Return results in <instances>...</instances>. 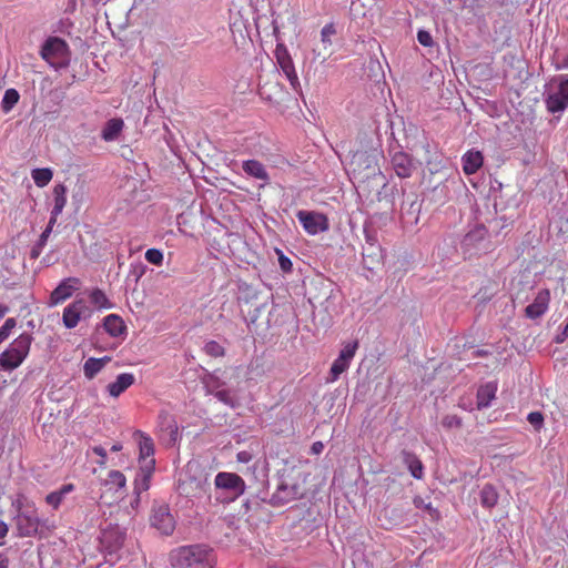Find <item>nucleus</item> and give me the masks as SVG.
I'll return each instance as SVG.
<instances>
[{"label":"nucleus","instance_id":"20e7f679","mask_svg":"<svg viewBox=\"0 0 568 568\" xmlns=\"http://www.w3.org/2000/svg\"><path fill=\"white\" fill-rule=\"evenodd\" d=\"M33 336L23 332L0 354V371L12 372L28 357Z\"/></svg>","mask_w":568,"mask_h":568},{"label":"nucleus","instance_id":"13d9d810","mask_svg":"<svg viewBox=\"0 0 568 568\" xmlns=\"http://www.w3.org/2000/svg\"><path fill=\"white\" fill-rule=\"evenodd\" d=\"M139 268H140L139 271H133L135 276H136V278H139L143 274L144 266L140 265Z\"/></svg>","mask_w":568,"mask_h":568},{"label":"nucleus","instance_id":"2eb2a0df","mask_svg":"<svg viewBox=\"0 0 568 568\" xmlns=\"http://www.w3.org/2000/svg\"><path fill=\"white\" fill-rule=\"evenodd\" d=\"M79 280L77 277H68L63 280L51 293L50 305H58L69 298L75 290H78Z\"/></svg>","mask_w":568,"mask_h":568},{"label":"nucleus","instance_id":"864d4df0","mask_svg":"<svg viewBox=\"0 0 568 568\" xmlns=\"http://www.w3.org/2000/svg\"><path fill=\"white\" fill-rule=\"evenodd\" d=\"M323 448H324V445L322 442H315V443H313V445L311 447V452H312V454L317 455V454L322 453Z\"/></svg>","mask_w":568,"mask_h":568},{"label":"nucleus","instance_id":"0e129e2a","mask_svg":"<svg viewBox=\"0 0 568 568\" xmlns=\"http://www.w3.org/2000/svg\"><path fill=\"white\" fill-rule=\"evenodd\" d=\"M314 53H316V55L320 58L322 55L321 52H316V50L314 49Z\"/></svg>","mask_w":568,"mask_h":568},{"label":"nucleus","instance_id":"ddd939ff","mask_svg":"<svg viewBox=\"0 0 568 568\" xmlns=\"http://www.w3.org/2000/svg\"><path fill=\"white\" fill-rule=\"evenodd\" d=\"M300 496V486L298 485H288L286 483H281L274 494L271 496L270 505L273 507L284 506Z\"/></svg>","mask_w":568,"mask_h":568},{"label":"nucleus","instance_id":"39448f33","mask_svg":"<svg viewBox=\"0 0 568 568\" xmlns=\"http://www.w3.org/2000/svg\"><path fill=\"white\" fill-rule=\"evenodd\" d=\"M14 520L17 536L20 538L36 537L41 535L43 529L51 530L54 528L48 519H42L38 516L34 503L30 504V509L17 514Z\"/></svg>","mask_w":568,"mask_h":568},{"label":"nucleus","instance_id":"a18cd8bd","mask_svg":"<svg viewBox=\"0 0 568 568\" xmlns=\"http://www.w3.org/2000/svg\"><path fill=\"white\" fill-rule=\"evenodd\" d=\"M32 501L29 500L23 494H19L16 499L12 500L11 506L17 510V514L20 511H24L26 509H30V504Z\"/></svg>","mask_w":568,"mask_h":568},{"label":"nucleus","instance_id":"5701e85b","mask_svg":"<svg viewBox=\"0 0 568 568\" xmlns=\"http://www.w3.org/2000/svg\"><path fill=\"white\" fill-rule=\"evenodd\" d=\"M483 162L481 152L475 150L467 151L462 158L463 170L468 175L476 173L481 168Z\"/></svg>","mask_w":568,"mask_h":568},{"label":"nucleus","instance_id":"bf43d9fd","mask_svg":"<svg viewBox=\"0 0 568 568\" xmlns=\"http://www.w3.org/2000/svg\"><path fill=\"white\" fill-rule=\"evenodd\" d=\"M122 449V445L121 444H114L112 447H111V452H120Z\"/></svg>","mask_w":568,"mask_h":568},{"label":"nucleus","instance_id":"c85d7f7f","mask_svg":"<svg viewBox=\"0 0 568 568\" xmlns=\"http://www.w3.org/2000/svg\"><path fill=\"white\" fill-rule=\"evenodd\" d=\"M74 490L73 484H65L61 486L59 489L51 491L45 497V503L50 505L53 509H58L62 504L64 497Z\"/></svg>","mask_w":568,"mask_h":568},{"label":"nucleus","instance_id":"412c9836","mask_svg":"<svg viewBox=\"0 0 568 568\" xmlns=\"http://www.w3.org/2000/svg\"><path fill=\"white\" fill-rule=\"evenodd\" d=\"M403 464H405L410 475L416 479H422L424 476V466L416 454L403 449L399 454Z\"/></svg>","mask_w":568,"mask_h":568},{"label":"nucleus","instance_id":"e2e57ef3","mask_svg":"<svg viewBox=\"0 0 568 568\" xmlns=\"http://www.w3.org/2000/svg\"><path fill=\"white\" fill-rule=\"evenodd\" d=\"M478 354H479V355H486V354H487V352H485V351H478Z\"/></svg>","mask_w":568,"mask_h":568},{"label":"nucleus","instance_id":"6e6d98bb","mask_svg":"<svg viewBox=\"0 0 568 568\" xmlns=\"http://www.w3.org/2000/svg\"><path fill=\"white\" fill-rule=\"evenodd\" d=\"M0 568H9V559L2 552H0Z\"/></svg>","mask_w":568,"mask_h":568},{"label":"nucleus","instance_id":"4d7b16f0","mask_svg":"<svg viewBox=\"0 0 568 568\" xmlns=\"http://www.w3.org/2000/svg\"><path fill=\"white\" fill-rule=\"evenodd\" d=\"M9 312V307L7 305L0 304V320L4 317V315Z\"/></svg>","mask_w":568,"mask_h":568},{"label":"nucleus","instance_id":"a211bd4d","mask_svg":"<svg viewBox=\"0 0 568 568\" xmlns=\"http://www.w3.org/2000/svg\"><path fill=\"white\" fill-rule=\"evenodd\" d=\"M242 169L246 175L263 182L261 186L270 183V175L266 168L257 160H246L242 163Z\"/></svg>","mask_w":568,"mask_h":568},{"label":"nucleus","instance_id":"de8ad7c7","mask_svg":"<svg viewBox=\"0 0 568 568\" xmlns=\"http://www.w3.org/2000/svg\"><path fill=\"white\" fill-rule=\"evenodd\" d=\"M417 40L424 47H432L434 44L432 34L426 30H419L417 32Z\"/></svg>","mask_w":568,"mask_h":568},{"label":"nucleus","instance_id":"9b49d317","mask_svg":"<svg viewBox=\"0 0 568 568\" xmlns=\"http://www.w3.org/2000/svg\"><path fill=\"white\" fill-rule=\"evenodd\" d=\"M133 437L136 440L139 447V466H146L150 463L153 467H155V448L153 439L141 430L134 432Z\"/></svg>","mask_w":568,"mask_h":568},{"label":"nucleus","instance_id":"f8f14e48","mask_svg":"<svg viewBox=\"0 0 568 568\" xmlns=\"http://www.w3.org/2000/svg\"><path fill=\"white\" fill-rule=\"evenodd\" d=\"M276 60H277L280 68L283 71V73L285 74L286 79L288 80L292 89L296 92H300L301 83H300L297 73L295 71L293 60L285 48L277 47Z\"/></svg>","mask_w":568,"mask_h":568},{"label":"nucleus","instance_id":"393cba45","mask_svg":"<svg viewBox=\"0 0 568 568\" xmlns=\"http://www.w3.org/2000/svg\"><path fill=\"white\" fill-rule=\"evenodd\" d=\"M105 332L112 337H119L126 331L123 320L116 314H109L103 320Z\"/></svg>","mask_w":568,"mask_h":568},{"label":"nucleus","instance_id":"a878e982","mask_svg":"<svg viewBox=\"0 0 568 568\" xmlns=\"http://www.w3.org/2000/svg\"><path fill=\"white\" fill-rule=\"evenodd\" d=\"M111 361L109 356H104L101 358L90 357L85 361L83 365V373L88 379H92L95 377L98 373H100L103 367Z\"/></svg>","mask_w":568,"mask_h":568},{"label":"nucleus","instance_id":"052dcab7","mask_svg":"<svg viewBox=\"0 0 568 568\" xmlns=\"http://www.w3.org/2000/svg\"><path fill=\"white\" fill-rule=\"evenodd\" d=\"M243 508L245 509V513H247L251 509L250 500L244 501Z\"/></svg>","mask_w":568,"mask_h":568},{"label":"nucleus","instance_id":"ea45409f","mask_svg":"<svg viewBox=\"0 0 568 568\" xmlns=\"http://www.w3.org/2000/svg\"><path fill=\"white\" fill-rule=\"evenodd\" d=\"M203 351L211 357H223L225 348L216 341H209L204 344Z\"/></svg>","mask_w":568,"mask_h":568},{"label":"nucleus","instance_id":"49530a36","mask_svg":"<svg viewBox=\"0 0 568 568\" xmlns=\"http://www.w3.org/2000/svg\"><path fill=\"white\" fill-rule=\"evenodd\" d=\"M442 424L446 428H458L462 426V418L457 415H446Z\"/></svg>","mask_w":568,"mask_h":568},{"label":"nucleus","instance_id":"aec40b11","mask_svg":"<svg viewBox=\"0 0 568 568\" xmlns=\"http://www.w3.org/2000/svg\"><path fill=\"white\" fill-rule=\"evenodd\" d=\"M135 382L132 373H122L116 376V379L108 385V392L112 397H119Z\"/></svg>","mask_w":568,"mask_h":568},{"label":"nucleus","instance_id":"4be33fe9","mask_svg":"<svg viewBox=\"0 0 568 568\" xmlns=\"http://www.w3.org/2000/svg\"><path fill=\"white\" fill-rule=\"evenodd\" d=\"M497 392V383L488 382L479 386L477 390V408L484 409L490 406L491 400L495 398Z\"/></svg>","mask_w":568,"mask_h":568},{"label":"nucleus","instance_id":"8fccbe9b","mask_svg":"<svg viewBox=\"0 0 568 568\" xmlns=\"http://www.w3.org/2000/svg\"><path fill=\"white\" fill-rule=\"evenodd\" d=\"M92 452L100 457V460L97 462L98 465L104 466L106 463V450L102 446H94Z\"/></svg>","mask_w":568,"mask_h":568},{"label":"nucleus","instance_id":"f03ea898","mask_svg":"<svg viewBox=\"0 0 568 568\" xmlns=\"http://www.w3.org/2000/svg\"><path fill=\"white\" fill-rule=\"evenodd\" d=\"M214 489L215 500L220 504L229 505L245 493L246 484L236 473L220 471L214 478Z\"/></svg>","mask_w":568,"mask_h":568},{"label":"nucleus","instance_id":"09e8293b","mask_svg":"<svg viewBox=\"0 0 568 568\" xmlns=\"http://www.w3.org/2000/svg\"><path fill=\"white\" fill-rule=\"evenodd\" d=\"M278 265L281 267V270L285 273H288L292 271V261L290 260V257L285 256L283 253H280V256H278Z\"/></svg>","mask_w":568,"mask_h":568},{"label":"nucleus","instance_id":"5fc2aeb1","mask_svg":"<svg viewBox=\"0 0 568 568\" xmlns=\"http://www.w3.org/2000/svg\"><path fill=\"white\" fill-rule=\"evenodd\" d=\"M8 531V525L4 521L0 520V539H3L7 536Z\"/></svg>","mask_w":568,"mask_h":568},{"label":"nucleus","instance_id":"7ed1b4c3","mask_svg":"<svg viewBox=\"0 0 568 568\" xmlns=\"http://www.w3.org/2000/svg\"><path fill=\"white\" fill-rule=\"evenodd\" d=\"M542 98L549 113L561 115L568 109V75L560 74L547 83Z\"/></svg>","mask_w":568,"mask_h":568},{"label":"nucleus","instance_id":"f3484780","mask_svg":"<svg viewBox=\"0 0 568 568\" xmlns=\"http://www.w3.org/2000/svg\"><path fill=\"white\" fill-rule=\"evenodd\" d=\"M85 310V303L80 300L69 304L64 311L62 321L67 328H74L81 318L82 312Z\"/></svg>","mask_w":568,"mask_h":568},{"label":"nucleus","instance_id":"dca6fc26","mask_svg":"<svg viewBox=\"0 0 568 568\" xmlns=\"http://www.w3.org/2000/svg\"><path fill=\"white\" fill-rule=\"evenodd\" d=\"M392 165L395 173L400 179L410 178L415 170V165L410 155L403 151H397L394 153L392 156Z\"/></svg>","mask_w":568,"mask_h":568},{"label":"nucleus","instance_id":"a19ab883","mask_svg":"<svg viewBox=\"0 0 568 568\" xmlns=\"http://www.w3.org/2000/svg\"><path fill=\"white\" fill-rule=\"evenodd\" d=\"M16 326L17 321L14 317H9L6 320L4 324L0 327V344L11 335Z\"/></svg>","mask_w":568,"mask_h":568},{"label":"nucleus","instance_id":"473e14b6","mask_svg":"<svg viewBox=\"0 0 568 568\" xmlns=\"http://www.w3.org/2000/svg\"><path fill=\"white\" fill-rule=\"evenodd\" d=\"M31 176L37 186L44 187L52 180L53 173L48 168L34 169L31 173Z\"/></svg>","mask_w":568,"mask_h":568},{"label":"nucleus","instance_id":"37998d69","mask_svg":"<svg viewBox=\"0 0 568 568\" xmlns=\"http://www.w3.org/2000/svg\"><path fill=\"white\" fill-rule=\"evenodd\" d=\"M527 420L536 432H539L544 426V414L541 412H531L527 415Z\"/></svg>","mask_w":568,"mask_h":568},{"label":"nucleus","instance_id":"6e6552de","mask_svg":"<svg viewBox=\"0 0 568 568\" xmlns=\"http://www.w3.org/2000/svg\"><path fill=\"white\" fill-rule=\"evenodd\" d=\"M125 541V532L119 527L105 529L100 538L101 547L109 557L108 561L113 562L118 559V552Z\"/></svg>","mask_w":568,"mask_h":568},{"label":"nucleus","instance_id":"58836bf2","mask_svg":"<svg viewBox=\"0 0 568 568\" xmlns=\"http://www.w3.org/2000/svg\"><path fill=\"white\" fill-rule=\"evenodd\" d=\"M221 403L234 408L237 405V400L234 394L230 389H220L212 394Z\"/></svg>","mask_w":568,"mask_h":568},{"label":"nucleus","instance_id":"603ef678","mask_svg":"<svg viewBox=\"0 0 568 568\" xmlns=\"http://www.w3.org/2000/svg\"><path fill=\"white\" fill-rule=\"evenodd\" d=\"M251 458H252L251 454L245 450L239 452L236 455L237 462L244 463V464L248 463L251 460Z\"/></svg>","mask_w":568,"mask_h":568},{"label":"nucleus","instance_id":"c03bdc74","mask_svg":"<svg viewBox=\"0 0 568 568\" xmlns=\"http://www.w3.org/2000/svg\"><path fill=\"white\" fill-rule=\"evenodd\" d=\"M357 347H358V343L356 341L352 342V343H347L342 348V351L339 352L338 356L351 363L353 357L355 356Z\"/></svg>","mask_w":568,"mask_h":568},{"label":"nucleus","instance_id":"423d86ee","mask_svg":"<svg viewBox=\"0 0 568 568\" xmlns=\"http://www.w3.org/2000/svg\"><path fill=\"white\" fill-rule=\"evenodd\" d=\"M40 54L55 70L67 68L70 62L69 45L59 37H49L42 44Z\"/></svg>","mask_w":568,"mask_h":568},{"label":"nucleus","instance_id":"6ab92c4d","mask_svg":"<svg viewBox=\"0 0 568 568\" xmlns=\"http://www.w3.org/2000/svg\"><path fill=\"white\" fill-rule=\"evenodd\" d=\"M154 469L155 467L150 463L146 466H139V470L134 479V493L138 496L150 488V481Z\"/></svg>","mask_w":568,"mask_h":568},{"label":"nucleus","instance_id":"b1692460","mask_svg":"<svg viewBox=\"0 0 568 568\" xmlns=\"http://www.w3.org/2000/svg\"><path fill=\"white\" fill-rule=\"evenodd\" d=\"M53 197L54 204L51 210L50 220L57 222L58 216L62 213L67 204V187L63 184H57L53 187Z\"/></svg>","mask_w":568,"mask_h":568},{"label":"nucleus","instance_id":"3c124183","mask_svg":"<svg viewBox=\"0 0 568 568\" xmlns=\"http://www.w3.org/2000/svg\"><path fill=\"white\" fill-rule=\"evenodd\" d=\"M568 337V320L562 328V331L555 337L556 343H564Z\"/></svg>","mask_w":568,"mask_h":568},{"label":"nucleus","instance_id":"4468645a","mask_svg":"<svg viewBox=\"0 0 568 568\" xmlns=\"http://www.w3.org/2000/svg\"><path fill=\"white\" fill-rule=\"evenodd\" d=\"M549 302V290H540L535 296L534 301L526 306L525 315L530 320H537L541 317L548 311Z\"/></svg>","mask_w":568,"mask_h":568},{"label":"nucleus","instance_id":"680f3d73","mask_svg":"<svg viewBox=\"0 0 568 568\" xmlns=\"http://www.w3.org/2000/svg\"><path fill=\"white\" fill-rule=\"evenodd\" d=\"M329 54H331V52H329V53H327V54H324V55L322 57V62L326 61V59H327V57H329Z\"/></svg>","mask_w":568,"mask_h":568},{"label":"nucleus","instance_id":"2f4dec72","mask_svg":"<svg viewBox=\"0 0 568 568\" xmlns=\"http://www.w3.org/2000/svg\"><path fill=\"white\" fill-rule=\"evenodd\" d=\"M351 363L346 359H343L342 357L337 356V358L333 362L331 369H329V376L327 377V382L333 383L336 382L341 374L344 373L346 369H348Z\"/></svg>","mask_w":568,"mask_h":568},{"label":"nucleus","instance_id":"1a4fd4ad","mask_svg":"<svg viewBox=\"0 0 568 568\" xmlns=\"http://www.w3.org/2000/svg\"><path fill=\"white\" fill-rule=\"evenodd\" d=\"M296 216L304 230L311 235H316L328 230V220L322 213L298 211Z\"/></svg>","mask_w":568,"mask_h":568},{"label":"nucleus","instance_id":"bb28decb","mask_svg":"<svg viewBox=\"0 0 568 568\" xmlns=\"http://www.w3.org/2000/svg\"><path fill=\"white\" fill-rule=\"evenodd\" d=\"M123 129V121L122 119H111L109 120L101 132V138L106 141L111 142L118 139L119 134L121 133Z\"/></svg>","mask_w":568,"mask_h":568},{"label":"nucleus","instance_id":"c9c22d12","mask_svg":"<svg viewBox=\"0 0 568 568\" xmlns=\"http://www.w3.org/2000/svg\"><path fill=\"white\" fill-rule=\"evenodd\" d=\"M125 484V476L120 470H111L105 479V485L116 490L124 488Z\"/></svg>","mask_w":568,"mask_h":568},{"label":"nucleus","instance_id":"c756f323","mask_svg":"<svg viewBox=\"0 0 568 568\" xmlns=\"http://www.w3.org/2000/svg\"><path fill=\"white\" fill-rule=\"evenodd\" d=\"M203 384L207 394H214L216 390L223 389L226 385L225 381H223L217 372L207 373L203 377Z\"/></svg>","mask_w":568,"mask_h":568},{"label":"nucleus","instance_id":"e433bc0d","mask_svg":"<svg viewBox=\"0 0 568 568\" xmlns=\"http://www.w3.org/2000/svg\"><path fill=\"white\" fill-rule=\"evenodd\" d=\"M336 34V27L334 23L325 24L321 30V42L326 51L333 43L332 38Z\"/></svg>","mask_w":568,"mask_h":568},{"label":"nucleus","instance_id":"72a5a7b5","mask_svg":"<svg viewBox=\"0 0 568 568\" xmlns=\"http://www.w3.org/2000/svg\"><path fill=\"white\" fill-rule=\"evenodd\" d=\"M19 99L20 94L16 89L6 90L1 101L2 111L6 113L11 111L13 106L18 103Z\"/></svg>","mask_w":568,"mask_h":568},{"label":"nucleus","instance_id":"f704fd0d","mask_svg":"<svg viewBox=\"0 0 568 568\" xmlns=\"http://www.w3.org/2000/svg\"><path fill=\"white\" fill-rule=\"evenodd\" d=\"M487 235V230L484 225L476 226L474 230L469 231L465 239L464 244L466 246L474 245L476 242L483 241Z\"/></svg>","mask_w":568,"mask_h":568},{"label":"nucleus","instance_id":"4c0bfd02","mask_svg":"<svg viewBox=\"0 0 568 568\" xmlns=\"http://www.w3.org/2000/svg\"><path fill=\"white\" fill-rule=\"evenodd\" d=\"M90 301L99 308H111L113 305L109 302L106 295L99 288H94L90 294Z\"/></svg>","mask_w":568,"mask_h":568},{"label":"nucleus","instance_id":"9d476101","mask_svg":"<svg viewBox=\"0 0 568 568\" xmlns=\"http://www.w3.org/2000/svg\"><path fill=\"white\" fill-rule=\"evenodd\" d=\"M150 520L162 535L170 536L175 529V520L166 505L154 508Z\"/></svg>","mask_w":568,"mask_h":568},{"label":"nucleus","instance_id":"0eeeda50","mask_svg":"<svg viewBox=\"0 0 568 568\" xmlns=\"http://www.w3.org/2000/svg\"><path fill=\"white\" fill-rule=\"evenodd\" d=\"M354 179L358 183H364L371 179H382L384 175L377 163V155L374 153L361 152L356 153L352 161Z\"/></svg>","mask_w":568,"mask_h":568},{"label":"nucleus","instance_id":"7c9ffc66","mask_svg":"<svg viewBox=\"0 0 568 568\" xmlns=\"http://www.w3.org/2000/svg\"><path fill=\"white\" fill-rule=\"evenodd\" d=\"M498 501V494L493 485H485L480 490V504L486 508H493Z\"/></svg>","mask_w":568,"mask_h":568},{"label":"nucleus","instance_id":"79ce46f5","mask_svg":"<svg viewBox=\"0 0 568 568\" xmlns=\"http://www.w3.org/2000/svg\"><path fill=\"white\" fill-rule=\"evenodd\" d=\"M145 260L153 265L160 266L163 263V252L158 248H149L145 252Z\"/></svg>","mask_w":568,"mask_h":568},{"label":"nucleus","instance_id":"f257e3e1","mask_svg":"<svg viewBox=\"0 0 568 568\" xmlns=\"http://www.w3.org/2000/svg\"><path fill=\"white\" fill-rule=\"evenodd\" d=\"M170 564L173 568H214L215 556L203 544L181 546L170 552Z\"/></svg>","mask_w":568,"mask_h":568},{"label":"nucleus","instance_id":"cd10ccee","mask_svg":"<svg viewBox=\"0 0 568 568\" xmlns=\"http://www.w3.org/2000/svg\"><path fill=\"white\" fill-rule=\"evenodd\" d=\"M55 223H57L55 221H52L49 219V222H48L45 229L43 230V232L41 233L38 242L33 245V247L30 251V258L37 260L41 255L44 246L47 245L48 239L52 233V230H53Z\"/></svg>","mask_w":568,"mask_h":568}]
</instances>
